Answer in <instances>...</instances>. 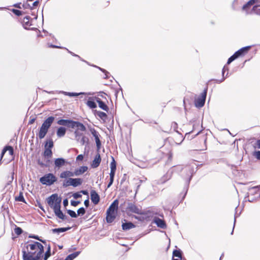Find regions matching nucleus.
Segmentation results:
<instances>
[{
    "instance_id": "1",
    "label": "nucleus",
    "mask_w": 260,
    "mask_h": 260,
    "mask_svg": "<svg viewBox=\"0 0 260 260\" xmlns=\"http://www.w3.org/2000/svg\"><path fill=\"white\" fill-rule=\"evenodd\" d=\"M44 246L38 242L29 241L22 246L23 260H39L43 256Z\"/></svg>"
},
{
    "instance_id": "2",
    "label": "nucleus",
    "mask_w": 260,
    "mask_h": 260,
    "mask_svg": "<svg viewBox=\"0 0 260 260\" xmlns=\"http://www.w3.org/2000/svg\"><path fill=\"white\" fill-rule=\"evenodd\" d=\"M61 199L58 197V194L54 193L47 199V203L49 206L53 209L55 215L62 220H65L67 216L60 210V203Z\"/></svg>"
},
{
    "instance_id": "3",
    "label": "nucleus",
    "mask_w": 260,
    "mask_h": 260,
    "mask_svg": "<svg viewBox=\"0 0 260 260\" xmlns=\"http://www.w3.org/2000/svg\"><path fill=\"white\" fill-rule=\"evenodd\" d=\"M196 164H193V165H190L189 166H186L185 167L183 168L182 166L178 165L177 166H174L172 167L171 169H173L174 172H179L180 171H183L184 172L186 173V186L184 188V193L182 197V200H183L188 191L189 184L190 181L192 178V175L194 173V167L196 166Z\"/></svg>"
},
{
    "instance_id": "4",
    "label": "nucleus",
    "mask_w": 260,
    "mask_h": 260,
    "mask_svg": "<svg viewBox=\"0 0 260 260\" xmlns=\"http://www.w3.org/2000/svg\"><path fill=\"white\" fill-rule=\"evenodd\" d=\"M255 5L253 7L252 11L258 15H260V0H250L243 7L242 10L245 11L246 14H248V9L253 5Z\"/></svg>"
},
{
    "instance_id": "5",
    "label": "nucleus",
    "mask_w": 260,
    "mask_h": 260,
    "mask_svg": "<svg viewBox=\"0 0 260 260\" xmlns=\"http://www.w3.org/2000/svg\"><path fill=\"white\" fill-rule=\"evenodd\" d=\"M56 181V177L52 173L46 174L40 179V181L42 184L48 186L53 184Z\"/></svg>"
},
{
    "instance_id": "6",
    "label": "nucleus",
    "mask_w": 260,
    "mask_h": 260,
    "mask_svg": "<svg viewBox=\"0 0 260 260\" xmlns=\"http://www.w3.org/2000/svg\"><path fill=\"white\" fill-rule=\"evenodd\" d=\"M207 88L205 89L204 91L201 93V95L195 100L194 105L196 107L201 108L204 105L207 95Z\"/></svg>"
},
{
    "instance_id": "7",
    "label": "nucleus",
    "mask_w": 260,
    "mask_h": 260,
    "mask_svg": "<svg viewBox=\"0 0 260 260\" xmlns=\"http://www.w3.org/2000/svg\"><path fill=\"white\" fill-rule=\"evenodd\" d=\"M173 172V169H170L160 179L156 181V184H161L166 183L172 178Z\"/></svg>"
},
{
    "instance_id": "8",
    "label": "nucleus",
    "mask_w": 260,
    "mask_h": 260,
    "mask_svg": "<svg viewBox=\"0 0 260 260\" xmlns=\"http://www.w3.org/2000/svg\"><path fill=\"white\" fill-rule=\"evenodd\" d=\"M89 131L95 139L97 149L98 150H99L101 147V142L100 139V135L94 128L90 127L89 128Z\"/></svg>"
},
{
    "instance_id": "9",
    "label": "nucleus",
    "mask_w": 260,
    "mask_h": 260,
    "mask_svg": "<svg viewBox=\"0 0 260 260\" xmlns=\"http://www.w3.org/2000/svg\"><path fill=\"white\" fill-rule=\"evenodd\" d=\"M127 208L128 211L132 213L140 215L144 214V212L141 209L139 208L136 205L132 203H129L128 204Z\"/></svg>"
},
{
    "instance_id": "10",
    "label": "nucleus",
    "mask_w": 260,
    "mask_h": 260,
    "mask_svg": "<svg viewBox=\"0 0 260 260\" xmlns=\"http://www.w3.org/2000/svg\"><path fill=\"white\" fill-rule=\"evenodd\" d=\"M49 127V126L45 125L44 123L42 124L39 133V137L40 139H42L45 137V135L47 134L48 131Z\"/></svg>"
},
{
    "instance_id": "11",
    "label": "nucleus",
    "mask_w": 260,
    "mask_h": 260,
    "mask_svg": "<svg viewBox=\"0 0 260 260\" xmlns=\"http://www.w3.org/2000/svg\"><path fill=\"white\" fill-rule=\"evenodd\" d=\"M49 127V126L45 125L44 123L42 124L39 133V137L40 139H42L45 137V135L47 134L48 131Z\"/></svg>"
},
{
    "instance_id": "12",
    "label": "nucleus",
    "mask_w": 260,
    "mask_h": 260,
    "mask_svg": "<svg viewBox=\"0 0 260 260\" xmlns=\"http://www.w3.org/2000/svg\"><path fill=\"white\" fill-rule=\"evenodd\" d=\"M70 127L72 128H77V130H80L82 132H84L86 130L85 125L79 121H73L72 124L70 125Z\"/></svg>"
},
{
    "instance_id": "13",
    "label": "nucleus",
    "mask_w": 260,
    "mask_h": 260,
    "mask_svg": "<svg viewBox=\"0 0 260 260\" xmlns=\"http://www.w3.org/2000/svg\"><path fill=\"white\" fill-rule=\"evenodd\" d=\"M91 200L94 205H97L100 200V196L95 190H91L90 191Z\"/></svg>"
},
{
    "instance_id": "14",
    "label": "nucleus",
    "mask_w": 260,
    "mask_h": 260,
    "mask_svg": "<svg viewBox=\"0 0 260 260\" xmlns=\"http://www.w3.org/2000/svg\"><path fill=\"white\" fill-rule=\"evenodd\" d=\"M153 222L155 223L157 226L162 229H165L167 228V225L165 221L158 217H154L153 219Z\"/></svg>"
},
{
    "instance_id": "15",
    "label": "nucleus",
    "mask_w": 260,
    "mask_h": 260,
    "mask_svg": "<svg viewBox=\"0 0 260 260\" xmlns=\"http://www.w3.org/2000/svg\"><path fill=\"white\" fill-rule=\"evenodd\" d=\"M118 200L117 199L114 200L110 205L107 211L108 212H112L115 213V211L118 209Z\"/></svg>"
},
{
    "instance_id": "16",
    "label": "nucleus",
    "mask_w": 260,
    "mask_h": 260,
    "mask_svg": "<svg viewBox=\"0 0 260 260\" xmlns=\"http://www.w3.org/2000/svg\"><path fill=\"white\" fill-rule=\"evenodd\" d=\"M101 162L100 154L98 153L95 155L94 159L92 160L91 166L92 168H96L99 166Z\"/></svg>"
},
{
    "instance_id": "17",
    "label": "nucleus",
    "mask_w": 260,
    "mask_h": 260,
    "mask_svg": "<svg viewBox=\"0 0 260 260\" xmlns=\"http://www.w3.org/2000/svg\"><path fill=\"white\" fill-rule=\"evenodd\" d=\"M32 19L29 16H25L23 20L22 25L23 27L27 29H28V27L32 25L31 24Z\"/></svg>"
},
{
    "instance_id": "18",
    "label": "nucleus",
    "mask_w": 260,
    "mask_h": 260,
    "mask_svg": "<svg viewBox=\"0 0 260 260\" xmlns=\"http://www.w3.org/2000/svg\"><path fill=\"white\" fill-rule=\"evenodd\" d=\"M88 170V167L86 166H82L80 167L79 168L75 170L74 172V174H75V176H78L82 174H83L84 172L87 171Z\"/></svg>"
},
{
    "instance_id": "19",
    "label": "nucleus",
    "mask_w": 260,
    "mask_h": 260,
    "mask_svg": "<svg viewBox=\"0 0 260 260\" xmlns=\"http://www.w3.org/2000/svg\"><path fill=\"white\" fill-rule=\"evenodd\" d=\"M95 101L99 104V107L102 109V110L108 111L109 110L108 107L107 105L103 102L101 99L99 98L96 97L95 98Z\"/></svg>"
},
{
    "instance_id": "20",
    "label": "nucleus",
    "mask_w": 260,
    "mask_h": 260,
    "mask_svg": "<svg viewBox=\"0 0 260 260\" xmlns=\"http://www.w3.org/2000/svg\"><path fill=\"white\" fill-rule=\"evenodd\" d=\"M74 176L75 174H74V172H71L70 171H63L61 172L59 175L60 178L65 179L71 178V177H73Z\"/></svg>"
},
{
    "instance_id": "21",
    "label": "nucleus",
    "mask_w": 260,
    "mask_h": 260,
    "mask_svg": "<svg viewBox=\"0 0 260 260\" xmlns=\"http://www.w3.org/2000/svg\"><path fill=\"white\" fill-rule=\"evenodd\" d=\"M71 229V228L70 226L67 228H59L52 229L51 231L53 234H57V235H59L60 233L67 232Z\"/></svg>"
},
{
    "instance_id": "22",
    "label": "nucleus",
    "mask_w": 260,
    "mask_h": 260,
    "mask_svg": "<svg viewBox=\"0 0 260 260\" xmlns=\"http://www.w3.org/2000/svg\"><path fill=\"white\" fill-rule=\"evenodd\" d=\"M66 163L65 159L63 158H57L54 160V165L55 167L59 168L64 165Z\"/></svg>"
},
{
    "instance_id": "23",
    "label": "nucleus",
    "mask_w": 260,
    "mask_h": 260,
    "mask_svg": "<svg viewBox=\"0 0 260 260\" xmlns=\"http://www.w3.org/2000/svg\"><path fill=\"white\" fill-rule=\"evenodd\" d=\"M50 159L45 158L44 161H42L39 159L38 160V164L42 167H49L51 163Z\"/></svg>"
},
{
    "instance_id": "24",
    "label": "nucleus",
    "mask_w": 260,
    "mask_h": 260,
    "mask_svg": "<svg viewBox=\"0 0 260 260\" xmlns=\"http://www.w3.org/2000/svg\"><path fill=\"white\" fill-rule=\"evenodd\" d=\"M72 186L76 187L81 185L83 182V179L79 178H71Z\"/></svg>"
},
{
    "instance_id": "25",
    "label": "nucleus",
    "mask_w": 260,
    "mask_h": 260,
    "mask_svg": "<svg viewBox=\"0 0 260 260\" xmlns=\"http://www.w3.org/2000/svg\"><path fill=\"white\" fill-rule=\"evenodd\" d=\"M73 121L70 119H60L58 120L57 124L70 127V125L72 124Z\"/></svg>"
},
{
    "instance_id": "26",
    "label": "nucleus",
    "mask_w": 260,
    "mask_h": 260,
    "mask_svg": "<svg viewBox=\"0 0 260 260\" xmlns=\"http://www.w3.org/2000/svg\"><path fill=\"white\" fill-rule=\"evenodd\" d=\"M43 156L45 158H50L52 156V151L51 149L47 148V144L45 145V150L43 153Z\"/></svg>"
},
{
    "instance_id": "27",
    "label": "nucleus",
    "mask_w": 260,
    "mask_h": 260,
    "mask_svg": "<svg viewBox=\"0 0 260 260\" xmlns=\"http://www.w3.org/2000/svg\"><path fill=\"white\" fill-rule=\"evenodd\" d=\"M106 214V221L109 223H112L116 218L115 213L107 211Z\"/></svg>"
},
{
    "instance_id": "28",
    "label": "nucleus",
    "mask_w": 260,
    "mask_h": 260,
    "mask_svg": "<svg viewBox=\"0 0 260 260\" xmlns=\"http://www.w3.org/2000/svg\"><path fill=\"white\" fill-rule=\"evenodd\" d=\"M251 48L250 46H246L244 47H242L239 50L236 51L235 53L237 54V55L239 57L240 56L244 54L246 52L248 51V50Z\"/></svg>"
},
{
    "instance_id": "29",
    "label": "nucleus",
    "mask_w": 260,
    "mask_h": 260,
    "mask_svg": "<svg viewBox=\"0 0 260 260\" xmlns=\"http://www.w3.org/2000/svg\"><path fill=\"white\" fill-rule=\"evenodd\" d=\"M135 227V225L131 222L123 223L122 224V230L127 231Z\"/></svg>"
},
{
    "instance_id": "30",
    "label": "nucleus",
    "mask_w": 260,
    "mask_h": 260,
    "mask_svg": "<svg viewBox=\"0 0 260 260\" xmlns=\"http://www.w3.org/2000/svg\"><path fill=\"white\" fill-rule=\"evenodd\" d=\"M66 133V128L64 127H59L57 131L56 135L58 137L61 138L63 137Z\"/></svg>"
},
{
    "instance_id": "31",
    "label": "nucleus",
    "mask_w": 260,
    "mask_h": 260,
    "mask_svg": "<svg viewBox=\"0 0 260 260\" xmlns=\"http://www.w3.org/2000/svg\"><path fill=\"white\" fill-rule=\"evenodd\" d=\"M55 119V117L53 116H50L48 117L44 122L43 123L45 124V125L50 127L51 124H52L53 122L54 121Z\"/></svg>"
},
{
    "instance_id": "32",
    "label": "nucleus",
    "mask_w": 260,
    "mask_h": 260,
    "mask_svg": "<svg viewBox=\"0 0 260 260\" xmlns=\"http://www.w3.org/2000/svg\"><path fill=\"white\" fill-rule=\"evenodd\" d=\"M226 70H228V67H226L225 66H224V67L222 69V78L220 79V80H218V79H215L214 81L217 83H220L221 82H222L225 79V77H224V72Z\"/></svg>"
},
{
    "instance_id": "33",
    "label": "nucleus",
    "mask_w": 260,
    "mask_h": 260,
    "mask_svg": "<svg viewBox=\"0 0 260 260\" xmlns=\"http://www.w3.org/2000/svg\"><path fill=\"white\" fill-rule=\"evenodd\" d=\"M62 92L64 95H68L69 96H76L79 95L80 94H85L84 92L76 93V92H66V91H62Z\"/></svg>"
},
{
    "instance_id": "34",
    "label": "nucleus",
    "mask_w": 260,
    "mask_h": 260,
    "mask_svg": "<svg viewBox=\"0 0 260 260\" xmlns=\"http://www.w3.org/2000/svg\"><path fill=\"white\" fill-rule=\"evenodd\" d=\"M77 142L79 143L81 145H84L86 143L88 144V138L85 136H83L79 139V141H78Z\"/></svg>"
},
{
    "instance_id": "35",
    "label": "nucleus",
    "mask_w": 260,
    "mask_h": 260,
    "mask_svg": "<svg viewBox=\"0 0 260 260\" xmlns=\"http://www.w3.org/2000/svg\"><path fill=\"white\" fill-rule=\"evenodd\" d=\"M69 186H72L71 178H68L63 180L62 183V186L63 187H67Z\"/></svg>"
},
{
    "instance_id": "36",
    "label": "nucleus",
    "mask_w": 260,
    "mask_h": 260,
    "mask_svg": "<svg viewBox=\"0 0 260 260\" xmlns=\"http://www.w3.org/2000/svg\"><path fill=\"white\" fill-rule=\"evenodd\" d=\"M87 105L91 109H94L96 107V103L92 100H91V98L87 101L86 103Z\"/></svg>"
},
{
    "instance_id": "37",
    "label": "nucleus",
    "mask_w": 260,
    "mask_h": 260,
    "mask_svg": "<svg viewBox=\"0 0 260 260\" xmlns=\"http://www.w3.org/2000/svg\"><path fill=\"white\" fill-rule=\"evenodd\" d=\"M96 114L103 120H106L107 118V115L106 113L104 112L96 111Z\"/></svg>"
},
{
    "instance_id": "38",
    "label": "nucleus",
    "mask_w": 260,
    "mask_h": 260,
    "mask_svg": "<svg viewBox=\"0 0 260 260\" xmlns=\"http://www.w3.org/2000/svg\"><path fill=\"white\" fill-rule=\"evenodd\" d=\"M50 250H51V247H50V246L49 245L47 247V250L46 251L45 255H44V260H47V259L51 256Z\"/></svg>"
},
{
    "instance_id": "39",
    "label": "nucleus",
    "mask_w": 260,
    "mask_h": 260,
    "mask_svg": "<svg viewBox=\"0 0 260 260\" xmlns=\"http://www.w3.org/2000/svg\"><path fill=\"white\" fill-rule=\"evenodd\" d=\"M173 256L178 257L180 258V259H182L181 252L180 250H175L173 251Z\"/></svg>"
},
{
    "instance_id": "40",
    "label": "nucleus",
    "mask_w": 260,
    "mask_h": 260,
    "mask_svg": "<svg viewBox=\"0 0 260 260\" xmlns=\"http://www.w3.org/2000/svg\"><path fill=\"white\" fill-rule=\"evenodd\" d=\"M15 200L19 202H25V199L24 198L22 192H20L19 195L15 198Z\"/></svg>"
},
{
    "instance_id": "41",
    "label": "nucleus",
    "mask_w": 260,
    "mask_h": 260,
    "mask_svg": "<svg viewBox=\"0 0 260 260\" xmlns=\"http://www.w3.org/2000/svg\"><path fill=\"white\" fill-rule=\"evenodd\" d=\"M239 56L237 55V54L235 53L228 59L227 64H230L233 61L237 58Z\"/></svg>"
},
{
    "instance_id": "42",
    "label": "nucleus",
    "mask_w": 260,
    "mask_h": 260,
    "mask_svg": "<svg viewBox=\"0 0 260 260\" xmlns=\"http://www.w3.org/2000/svg\"><path fill=\"white\" fill-rule=\"evenodd\" d=\"M75 136V139L77 141H79V139L83 136L82 134L80 133L78 130H76L74 132Z\"/></svg>"
},
{
    "instance_id": "43",
    "label": "nucleus",
    "mask_w": 260,
    "mask_h": 260,
    "mask_svg": "<svg viewBox=\"0 0 260 260\" xmlns=\"http://www.w3.org/2000/svg\"><path fill=\"white\" fill-rule=\"evenodd\" d=\"M94 67H96L98 68L100 70H101L102 72H103L104 73H105V76L104 77V78L105 79H108L109 78V73L108 72H107V71H106L105 69H102L100 67H96L95 66H94Z\"/></svg>"
},
{
    "instance_id": "44",
    "label": "nucleus",
    "mask_w": 260,
    "mask_h": 260,
    "mask_svg": "<svg viewBox=\"0 0 260 260\" xmlns=\"http://www.w3.org/2000/svg\"><path fill=\"white\" fill-rule=\"evenodd\" d=\"M94 67H96L98 68L100 70H101L102 72H103L104 73H105V76L104 77V78L105 79H108L109 78V73L108 72H107V71H106L105 69H102L100 67H96L95 66H94Z\"/></svg>"
},
{
    "instance_id": "45",
    "label": "nucleus",
    "mask_w": 260,
    "mask_h": 260,
    "mask_svg": "<svg viewBox=\"0 0 260 260\" xmlns=\"http://www.w3.org/2000/svg\"><path fill=\"white\" fill-rule=\"evenodd\" d=\"M85 213V210L83 207L80 208L77 210V215H83Z\"/></svg>"
},
{
    "instance_id": "46",
    "label": "nucleus",
    "mask_w": 260,
    "mask_h": 260,
    "mask_svg": "<svg viewBox=\"0 0 260 260\" xmlns=\"http://www.w3.org/2000/svg\"><path fill=\"white\" fill-rule=\"evenodd\" d=\"M67 213L69 214V215L73 218H76L77 217V215L74 211L71 210H68L67 211Z\"/></svg>"
},
{
    "instance_id": "47",
    "label": "nucleus",
    "mask_w": 260,
    "mask_h": 260,
    "mask_svg": "<svg viewBox=\"0 0 260 260\" xmlns=\"http://www.w3.org/2000/svg\"><path fill=\"white\" fill-rule=\"evenodd\" d=\"M14 232L16 234H17V235H19L21 234H22L23 231L21 228L19 227H16L14 229Z\"/></svg>"
},
{
    "instance_id": "48",
    "label": "nucleus",
    "mask_w": 260,
    "mask_h": 260,
    "mask_svg": "<svg viewBox=\"0 0 260 260\" xmlns=\"http://www.w3.org/2000/svg\"><path fill=\"white\" fill-rule=\"evenodd\" d=\"M46 144H47V148L51 149V148L53 147V142L51 139L47 141Z\"/></svg>"
},
{
    "instance_id": "49",
    "label": "nucleus",
    "mask_w": 260,
    "mask_h": 260,
    "mask_svg": "<svg viewBox=\"0 0 260 260\" xmlns=\"http://www.w3.org/2000/svg\"><path fill=\"white\" fill-rule=\"evenodd\" d=\"M6 148H7V151H9L10 155H13L14 154V149L12 146H6Z\"/></svg>"
},
{
    "instance_id": "50",
    "label": "nucleus",
    "mask_w": 260,
    "mask_h": 260,
    "mask_svg": "<svg viewBox=\"0 0 260 260\" xmlns=\"http://www.w3.org/2000/svg\"><path fill=\"white\" fill-rule=\"evenodd\" d=\"M112 158H113V161L110 164V169H111V170H116V162H115V160L114 159L113 157H112Z\"/></svg>"
},
{
    "instance_id": "51",
    "label": "nucleus",
    "mask_w": 260,
    "mask_h": 260,
    "mask_svg": "<svg viewBox=\"0 0 260 260\" xmlns=\"http://www.w3.org/2000/svg\"><path fill=\"white\" fill-rule=\"evenodd\" d=\"M80 253V251H76L74 253H72L70 254H69L70 256L72 257V259H73L75 258H76L77 256L79 255V254Z\"/></svg>"
},
{
    "instance_id": "52",
    "label": "nucleus",
    "mask_w": 260,
    "mask_h": 260,
    "mask_svg": "<svg viewBox=\"0 0 260 260\" xmlns=\"http://www.w3.org/2000/svg\"><path fill=\"white\" fill-rule=\"evenodd\" d=\"M12 12L15 14L16 16H19L22 14V12L17 10V9H13Z\"/></svg>"
},
{
    "instance_id": "53",
    "label": "nucleus",
    "mask_w": 260,
    "mask_h": 260,
    "mask_svg": "<svg viewBox=\"0 0 260 260\" xmlns=\"http://www.w3.org/2000/svg\"><path fill=\"white\" fill-rule=\"evenodd\" d=\"M171 127L172 128H173V129L177 133H179V132H178V131L177 130V128H178V124L176 122H173L172 123V124H171Z\"/></svg>"
},
{
    "instance_id": "54",
    "label": "nucleus",
    "mask_w": 260,
    "mask_h": 260,
    "mask_svg": "<svg viewBox=\"0 0 260 260\" xmlns=\"http://www.w3.org/2000/svg\"><path fill=\"white\" fill-rule=\"evenodd\" d=\"M64 48L65 49H66V50L68 51V52L70 54H71L72 56L77 57H78L80 60H82V61H84L83 60H82V59L81 58V57H80L79 55H77V54H75L74 53H73V52H72V51H70L69 50H68V49L67 48Z\"/></svg>"
},
{
    "instance_id": "55",
    "label": "nucleus",
    "mask_w": 260,
    "mask_h": 260,
    "mask_svg": "<svg viewBox=\"0 0 260 260\" xmlns=\"http://www.w3.org/2000/svg\"><path fill=\"white\" fill-rule=\"evenodd\" d=\"M115 171H116V170H111L110 173V178H111L112 179L114 178Z\"/></svg>"
},
{
    "instance_id": "56",
    "label": "nucleus",
    "mask_w": 260,
    "mask_h": 260,
    "mask_svg": "<svg viewBox=\"0 0 260 260\" xmlns=\"http://www.w3.org/2000/svg\"><path fill=\"white\" fill-rule=\"evenodd\" d=\"M74 199H78L82 197L81 194L79 192L74 193L73 195Z\"/></svg>"
},
{
    "instance_id": "57",
    "label": "nucleus",
    "mask_w": 260,
    "mask_h": 260,
    "mask_svg": "<svg viewBox=\"0 0 260 260\" xmlns=\"http://www.w3.org/2000/svg\"><path fill=\"white\" fill-rule=\"evenodd\" d=\"M80 203L79 201H71V204L72 206L76 207Z\"/></svg>"
},
{
    "instance_id": "58",
    "label": "nucleus",
    "mask_w": 260,
    "mask_h": 260,
    "mask_svg": "<svg viewBox=\"0 0 260 260\" xmlns=\"http://www.w3.org/2000/svg\"><path fill=\"white\" fill-rule=\"evenodd\" d=\"M7 151V148H6V146H5L4 147V148L3 149L2 151V153H1V160H2L3 157L4 156L5 153H6V152Z\"/></svg>"
},
{
    "instance_id": "59",
    "label": "nucleus",
    "mask_w": 260,
    "mask_h": 260,
    "mask_svg": "<svg viewBox=\"0 0 260 260\" xmlns=\"http://www.w3.org/2000/svg\"><path fill=\"white\" fill-rule=\"evenodd\" d=\"M7 151V148H6V146H5L4 147V148L3 149L2 151V153H1V160H2L3 157L4 156L5 153H6V152Z\"/></svg>"
},
{
    "instance_id": "60",
    "label": "nucleus",
    "mask_w": 260,
    "mask_h": 260,
    "mask_svg": "<svg viewBox=\"0 0 260 260\" xmlns=\"http://www.w3.org/2000/svg\"><path fill=\"white\" fill-rule=\"evenodd\" d=\"M39 4V1H35V2L33 3L32 6H30V9H32L33 8L37 6Z\"/></svg>"
},
{
    "instance_id": "61",
    "label": "nucleus",
    "mask_w": 260,
    "mask_h": 260,
    "mask_svg": "<svg viewBox=\"0 0 260 260\" xmlns=\"http://www.w3.org/2000/svg\"><path fill=\"white\" fill-rule=\"evenodd\" d=\"M29 237L37 239V240H39V241H41V242H42L43 243H45V241H43V240L40 239L38 236H35V235L31 236V235H30L29 236Z\"/></svg>"
},
{
    "instance_id": "62",
    "label": "nucleus",
    "mask_w": 260,
    "mask_h": 260,
    "mask_svg": "<svg viewBox=\"0 0 260 260\" xmlns=\"http://www.w3.org/2000/svg\"><path fill=\"white\" fill-rule=\"evenodd\" d=\"M84 158V156L82 154H80L77 156L76 157V160L79 161V160H82Z\"/></svg>"
},
{
    "instance_id": "63",
    "label": "nucleus",
    "mask_w": 260,
    "mask_h": 260,
    "mask_svg": "<svg viewBox=\"0 0 260 260\" xmlns=\"http://www.w3.org/2000/svg\"><path fill=\"white\" fill-rule=\"evenodd\" d=\"M113 181H114V179H112L110 178V181L108 184L107 188H109L112 185Z\"/></svg>"
},
{
    "instance_id": "64",
    "label": "nucleus",
    "mask_w": 260,
    "mask_h": 260,
    "mask_svg": "<svg viewBox=\"0 0 260 260\" xmlns=\"http://www.w3.org/2000/svg\"><path fill=\"white\" fill-rule=\"evenodd\" d=\"M255 156L257 159L260 160V151H258L255 152Z\"/></svg>"
}]
</instances>
